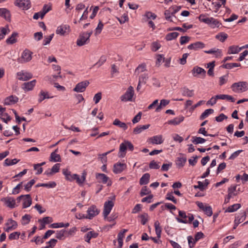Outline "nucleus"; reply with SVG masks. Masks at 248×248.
<instances>
[{"mask_svg":"<svg viewBox=\"0 0 248 248\" xmlns=\"http://www.w3.org/2000/svg\"><path fill=\"white\" fill-rule=\"evenodd\" d=\"M199 19L201 22L208 25L212 28H218L221 25V24L217 19L212 17H209L205 14L200 15L199 16Z\"/></svg>","mask_w":248,"mask_h":248,"instance_id":"f257e3e1","label":"nucleus"},{"mask_svg":"<svg viewBox=\"0 0 248 248\" xmlns=\"http://www.w3.org/2000/svg\"><path fill=\"white\" fill-rule=\"evenodd\" d=\"M32 52L28 49H25L21 53V56L17 59V62L20 63L28 62L32 59Z\"/></svg>","mask_w":248,"mask_h":248,"instance_id":"f03ea898","label":"nucleus"},{"mask_svg":"<svg viewBox=\"0 0 248 248\" xmlns=\"http://www.w3.org/2000/svg\"><path fill=\"white\" fill-rule=\"evenodd\" d=\"M93 31H92L82 32L77 41V45L78 46H82L86 44L89 41L90 37Z\"/></svg>","mask_w":248,"mask_h":248,"instance_id":"7ed1b4c3","label":"nucleus"},{"mask_svg":"<svg viewBox=\"0 0 248 248\" xmlns=\"http://www.w3.org/2000/svg\"><path fill=\"white\" fill-rule=\"evenodd\" d=\"M196 204L207 216L211 217L213 215L212 209L211 206L198 201L196 202Z\"/></svg>","mask_w":248,"mask_h":248,"instance_id":"20e7f679","label":"nucleus"},{"mask_svg":"<svg viewBox=\"0 0 248 248\" xmlns=\"http://www.w3.org/2000/svg\"><path fill=\"white\" fill-rule=\"evenodd\" d=\"M134 95V90L132 86H129L124 94L121 96V100L123 102L131 101Z\"/></svg>","mask_w":248,"mask_h":248,"instance_id":"39448f33","label":"nucleus"},{"mask_svg":"<svg viewBox=\"0 0 248 248\" xmlns=\"http://www.w3.org/2000/svg\"><path fill=\"white\" fill-rule=\"evenodd\" d=\"M248 90V83L246 81H241L233 83V91L238 93L244 92Z\"/></svg>","mask_w":248,"mask_h":248,"instance_id":"423d86ee","label":"nucleus"},{"mask_svg":"<svg viewBox=\"0 0 248 248\" xmlns=\"http://www.w3.org/2000/svg\"><path fill=\"white\" fill-rule=\"evenodd\" d=\"M17 200L19 202L21 200L22 201L23 208H26L29 207L32 202L31 198L29 194L21 195L17 198Z\"/></svg>","mask_w":248,"mask_h":248,"instance_id":"0eeeda50","label":"nucleus"},{"mask_svg":"<svg viewBox=\"0 0 248 248\" xmlns=\"http://www.w3.org/2000/svg\"><path fill=\"white\" fill-rule=\"evenodd\" d=\"M70 31V29L69 25L62 24L57 27L56 33L61 36H65L68 34Z\"/></svg>","mask_w":248,"mask_h":248,"instance_id":"6e6552de","label":"nucleus"},{"mask_svg":"<svg viewBox=\"0 0 248 248\" xmlns=\"http://www.w3.org/2000/svg\"><path fill=\"white\" fill-rule=\"evenodd\" d=\"M17 78L21 81H27L33 77L32 74L28 72L21 71L16 73Z\"/></svg>","mask_w":248,"mask_h":248,"instance_id":"1a4fd4ad","label":"nucleus"},{"mask_svg":"<svg viewBox=\"0 0 248 248\" xmlns=\"http://www.w3.org/2000/svg\"><path fill=\"white\" fill-rule=\"evenodd\" d=\"M90 83L88 80H84L78 83L74 88L73 91L77 93L84 92Z\"/></svg>","mask_w":248,"mask_h":248,"instance_id":"9d476101","label":"nucleus"},{"mask_svg":"<svg viewBox=\"0 0 248 248\" xmlns=\"http://www.w3.org/2000/svg\"><path fill=\"white\" fill-rule=\"evenodd\" d=\"M14 4L23 10H28L31 6L30 0H16Z\"/></svg>","mask_w":248,"mask_h":248,"instance_id":"9b49d317","label":"nucleus"},{"mask_svg":"<svg viewBox=\"0 0 248 248\" xmlns=\"http://www.w3.org/2000/svg\"><path fill=\"white\" fill-rule=\"evenodd\" d=\"M113 206L114 202L111 201H108L104 203L103 214L105 218H106L110 213Z\"/></svg>","mask_w":248,"mask_h":248,"instance_id":"f8f14e48","label":"nucleus"},{"mask_svg":"<svg viewBox=\"0 0 248 248\" xmlns=\"http://www.w3.org/2000/svg\"><path fill=\"white\" fill-rule=\"evenodd\" d=\"M36 80L33 79L31 81L24 82L21 86V88L24 92H27L32 91L35 86Z\"/></svg>","mask_w":248,"mask_h":248,"instance_id":"ddd939ff","label":"nucleus"},{"mask_svg":"<svg viewBox=\"0 0 248 248\" xmlns=\"http://www.w3.org/2000/svg\"><path fill=\"white\" fill-rule=\"evenodd\" d=\"M191 73L194 77H199L200 76L202 78H204L206 75L205 70L202 68L198 66L193 67Z\"/></svg>","mask_w":248,"mask_h":248,"instance_id":"4468645a","label":"nucleus"},{"mask_svg":"<svg viewBox=\"0 0 248 248\" xmlns=\"http://www.w3.org/2000/svg\"><path fill=\"white\" fill-rule=\"evenodd\" d=\"M87 213V218L91 219L99 214V210L95 206L92 205L88 209Z\"/></svg>","mask_w":248,"mask_h":248,"instance_id":"2eb2a0df","label":"nucleus"},{"mask_svg":"<svg viewBox=\"0 0 248 248\" xmlns=\"http://www.w3.org/2000/svg\"><path fill=\"white\" fill-rule=\"evenodd\" d=\"M1 201L7 207L13 208L16 206V200L14 198L11 197H7L1 199Z\"/></svg>","mask_w":248,"mask_h":248,"instance_id":"dca6fc26","label":"nucleus"},{"mask_svg":"<svg viewBox=\"0 0 248 248\" xmlns=\"http://www.w3.org/2000/svg\"><path fill=\"white\" fill-rule=\"evenodd\" d=\"M17 227V222L13 220L12 219H9L5 224V227L4 230L6 232H9L12 230L16 229Z\"/></svg>","mask_w":248,"mask_h":248,"instance_id":"f3484780","label":"nucleus"},{"mask_svg":"<svg viewBox=\"0 0 248 248\" xmlns=\"http://www.w3.org/2000/svg\"><path fill=\"white\" fill-rule=\"evenodd\" d=\"M148 141L152 144H161L163 142L164 140L163 136L159 135L151 137L148 139Z\"/></svg>","mask_w":248,"mask_h":248,"instance_id":"a211bd4d","label":"nucleus"},{"mask_svg":"<svg viewBox=\"0 0 248 248\" xmlns=\"http://www.w3.org/2000/svg\"><path fill=\"white\" fill-rule=\"evenodd\" d=\"M126 168V165L124 163H117L113 166V172L116 174L120 173Z\"/></svg>","mask_w":248,"mask_h":248,"instance_id":"6ab92c4d","label":"nucleus"},{"mask_svg":"<svg viewBox=\"0 0 248 248\" xmlns=\"http://www.w3.org/2000/svg\"><path fill=\"white\" fill-rule=\"evenodd\" d=\"M60 168V164H55L50 170H47L44 172V174L47 176L53 175L54 173L59 171Z\"/></svg>","mask_w":248,"mask_h":248,"instance_id":"aec40b11","label":"nucleus"},{"mask_svg":"<svg viewBox=\"0 0 248 248\" xmlns=\"http://www.w3.org/2000/svg\"><path fill=\"white\" fill-rule=\"evenodd\" d=\"M246 219V213L244 211L241 212L235 217V224L237 226L239 223L242 222Z\"/></svg>","mask_w":248,"mask_h":248,"instance_id":"412c9836","label":"nucleus"},{"mask_svg":"<svg viewBox=\"0 0 248 248\" xmlns=\"http://www.w3.org/2000/svg\"><path fill=\"white\" fill-rule=\"evenodd\" d=\"M204 47L203 43L201 42H197L188 46L187 48L190 50H197L199 49L202 48Z\"/></svg>","mask_w":248,"mask_h":248,"instance_id":"4be33fe9","label":"nucleus"},{"mask_svg":"<svg viewBox=\"0 0 248 248\" xmlns=\"http://www.w3.org/2000/svg\"><path fill=\"white\" fill-rule=\"evenodd\" d=\"M0 16L4 18L6 20H10V12L6 8H0Z\"/></svg>","mask_w":248,"mask_h":248,"instance_id":"5701e85b","label":"nucleus"},{"mask_svg":"<svg viewBox=\"0 0 248 248\" xmlns=\"http://www.w3.org/2000/svg\"><path fill=\"white\" fill-rule=\"evenodd\" d=\"M58 151V149H57L55 150V151L51 153L49 159L50 161H52L54 162L61 161V156L60 155L57 153Z\"/></svg>","mask_w":248,"mask_h":248,"instance_id":"b1692460","label":"nucleus"},{"mask_svg":"<svg viewBox=\"0 0 248 248\" xmlns=\"http://www.w3.org/2000/svg\"><path fill=\"white\" fill-rule=\"evenodd\" d=\"M179 217H181V218H180L179 217L176 218V220L178 222L185 223V224L188 223V221L186 219L187 217L185 212L180 210L179 211Z\"/></svg>","mask_w":248,"mask_h":248,"instance_id":"393cba45","label":"nucleus"},{"mask_svg":"<svg viewBox=\"0 0 248 248\" xmlns=\"http://www.w3.org/2000/svg\"><path fill=\"white\" fill-rule=\"evenodd\" d=\"M18 100V99L16 96L11 95L5 99L4 103L6 105H11L15 104Z\"/></svg>","mask_w":248,"mask_h":248,"instance_id":"a878e982","label":"nucleus"},{"mask_svg":"<svg viewBox=\"0 0 248 248\" xmlns=\"http://www.w3.org/2000/svg\"><path fill=\"white\" fill-rule=\"evenodd\" d=\"M127 149L126 146V140H124L123 142H122L120 145V149H119V156L121 157H123L125 155V151Z\"/></svg>","mask_w":248,"mask_h":248,"instance_id":"bb28decb","label":"nucleus"},{"mask_svg":"<svg viewBox=\"0 0 248 248\" xmlns=\"http://www.w3.org/2000/svg\"><path fill=\"white\" fill-rule=\"evenodd\" d=\"M52 96H49L47 92L41 90L39 94L38 101L39 103H41L45 99L52 98Z\"/></svg>","mask_w":248,"mask_h":248,"instance_id":"cd10ccee","label":"nucleus"},{"mask_svg":"<svg viewBox=\"0 0 248 248\" xmlns=\"http://www.w3.org/2000/svg\"><path fill=\"white\" fill-rule=\"evenodd\" d=\"M17 36L18 33L17 32H13L11 35L6 39V43L9 45H12L16 43L17 42Z\"/></svg>","mask_w":248,"mask_h":248,"instance_id":"c85d7f7f","label":"nucleus"},{"mask_svg":"<svg viewBox=\"0 0 248 248\" xmlns=\"http://www.w3.org/2000/svg\"><path fill=\"white\" fill-rule=\"evenodd\" d=\"M96 178L99 183L106 184L108 180V177L103 173H97L96 174Z\"/></svg>","mask_w":248,"mask_h":248,"instance_id":"c756f323","label":"nucleus"},{"mask_svg":"<svg viewBox=\"0 0 248 248\" xmlns=\"http://www.w3.org/2000/svg\"><path fill=\"white\" fill-rule=\"evenodd\" d=\"M184 120V117L183 116H180L176 117L172 120H170L168 122V124L173 125H176L180 124Z\"/></svg>","mask_w":248,"mask_h":248,"instance_id":"7c9ffc66","label":"nucleus"},{"mask_svg":"<svg viewBox=\"0 0 248 248\" xmlns=\"http://www.w3.org/2000/svg\"><path fill=\"white\" fill-rule=\"evenodd\" d=\"M150 126V124H146L143 125H138L133 130V133L135 134H139L141 133L143 130L148 129Z\"/></svg>","mask_w":248,"mask_h":248,"instance_id":"2f4dec72","label":"nucleus"},{"mask_svg":"<svg viewBox=\"0 0 248 248\" xmlns=\"http://www.w3.org/2000/svg\"><path fill=\"white\" fill-rule=\"evenodd\" d=\"M74 180H76L77 183L79 185H82L86 179L85 173H83L81 177L77 174H74Z\"/></svg>","mask_w":248,"mask_h":248,"instance_id":"473e14b6","label":"nucleus"},{"mask_svg":"<svg viewBox=\"0 0 248 248\" xmlns=\"http://www.w3.org/2000/svg\"><path fill=\"white\" fill-rule=\"evenodd\" d=\"M98 236V233L94 231H90L88 232L85 235L84 238L85 241L90 243L91 239L92 238H96Z\"/></svg>","mask_w":248,"mask_h":248,"instance_id":"72a5a7b5","label":"nucleus"},{"mask_svg":"<svg viewBox=\"0 0 248 248\" xmlns=\"http://www.w3.org/2000/svg\"><path fill=\"white\" fill-rule=\"evenodd\" d=\"M170 103V100L167 99H162L160 100L159 105L155 109L156 112H159L163 108Z\"/></svg>","mask_w":248,"mask_h":248,"instance_id":"f704fd0d","label":"nucleus"},{"mask_svg":"<svg viewBox=\"0 0 248 248\" xmlns=\"http://www.w3.org/2000/svg\"><path fill=\"white\" fill-rule=\"evenodd\" d=\"M186 161V158L185 156H180L177 158L176 164L178 168L183 167Z\"/></svg>","mask_w":248,"mask_h":248,"instance_id":"c9c22d12","label":"nucleus"},{"mask_svg":"<svg viewBox=\"0 0 248 248\" xmlns=\"http://www.w3.org/2000/svg\"><path fill=\"white\" fill-rule=\"evenodd\" d=\"M113 124L116 126H118L119 127L122 128L124 130H125L127 129L128 127L127 124L121 121H120L119 119H116L113 122Z\"/></svg>","mask_w":248,"mask_h":248,"instance_id":"e433bc0d","label":"nucleus"},{"mask_svg":"<svg viewBox=\"0 0 248 248\" xmlns=\"http://www.w3.org/2000/svg\"><path fill=\"white\" fill-rule=\"evenodd\" d=\"M155 66L159 67L161 65L162 63L164 61L165 57L163 54H156L155 55Z\"/></svg>","mask_w":248,"mask_h":248,"instance_id":"4c0bfd02","label":"nucleus"},{"mask_svg":"<svg viewBox=\"0 0 248 248\" xmlns=\"http://www.w3.org/2000/svg\"><path fill=\"white\" fill-rule=\"evenodd\" d=\"M62 173L67 181H73L74 180V174H72L71 172L67 169H63Z\"/></svg>","mask_w":248,"mask_h":248,"instance_id":"58836bf2","label":"nucleus"},{"mask_svg":"<svg viewBox=\"0 0 248 248\" xmlns=\"http://www.w3.org/2000/svg\"><path fill=\"white\" fill-rule=\"evenodd\" d=\"M205 53L207 54H214L216 57H220L221 56V51L219 49H211L209 50L205 51Z\"/></svg>","mask_w":248,"mask_h":248,"instance_id":"ea45409f","label":"nucleus"},{"mask_svg":"<svg viewBox=\"0 0 248 248\" xmlns=\"http://www.w3.org/2000/svg\"><path fill=\"white\" fill-rule=\"evenodd\" d=\"M150 175L149 173H146L142 175L140 179V185H145L149 183Z\"/></svg>","mask_w":248,"mask_h":248,"instance_id":"a19ab883","label":"nucleus"},{"mask_svg":"<svg viewBox=\"0 0 248 248\" xmlns=\"http://www.w3.org/2000/svg\"><path fill=\"white\" fill-rule=\"evenodd\" d=\"M155 233L157 235V237L158 239L160 238L161 237V228L160 226V223L158 221H156L155 222Z\"/></svg>","mask_w":248,"mask_h":248,"instance_id":"79ce46f5","label":"nucleus"},{"mask_svg":"<svg viewBox=\"0 0 248 248\" xmlns=\"http://www.w3.org/2000/svg\"><path fill=\"white\" fill-rule=\"evenodd\" d=\"M19 161V159H17L16 158H14L13 159H11L9 158H7L4 160V165L5 166H9L16 164Z\"/></svg>","mask_w":248,"mask_h":248,"instance_id":"37998d69","label":"nucleus"},{"mask_svg":"<svg viewBox=\"0 0 248 248\" xmlns=\"http://www.w3.org/2000/svg\"><path fill=\"white\" fill-rule=\"evenodd\" d=\"M182 94L184 96L189 97H192L194 94V91L186 88H184L182 90Z\"/></svg>","mask_w":248,"mask_h":248,"instance_id":"c03bdc74","label":"nucleus"},{"mask_svg":"<svg viewBox=\"0 0 248 248\" xmlns=\"http://www.w3.org/2000/svg\"><path fill=\"white\" fill-rule=\"evenodd\" d=\"M10 32L8 26L0 28V40L4 38V36Z\"/></svg>","mask_w":248,"mask_h":248,"instance_id":"a18cd8bd","label":"nucleus"},{"mask_svg":"<svg viewBox=\"0 0 248 248\" xmlns=\"http://www.w3.org/2000/svg\"><path fill=\"white\" fill-rule=\"evenodd\" d=\"M191 141L194 144H198L204 143L206 140L201 137H192Z\"/></svg>","mask_w":248,"mask_h":248,"instance_id":"49530a36","label":"nucleus"},{"mask_svg":"<svg viewBox=\"0 0 248 248\" xmlns=\"http://www.w3.org/2000/svg\"><path fill=\"white\" fill-rule=\"evenodd\" d=\"M56 186V183L55 182H50L48 183H41L36 185V186H43L47 188H54Z\"/></svg>","mask_w":248,"mask_h":248,"instance_id":"de8ad7c7","label":"nucleus"},{"mask_svg":"<svg viewBox=\"0 0 248 248\" xmlns=\"http://www.w3.org/2000/svg\"><path fill=\"white\" fill-rule=\"evenodd\" d=\"M179 35V33L177 32H170L167 34L165 36V39L167 41H171L176 39Z\"/></svg>","mask_w":248,"mask_h":248,"instance_id":"09e8293b","label":"nucleus"},{"mask_svg":"<svg viewBox=\"0 0 248 248\" xmlns=\"http://www.w3.org/2000/svg\"><path fill=\"white\" fill-rule=\"evenodd\" d=\"M146 70V65L145 63L140 64L136 69L135 73V74H139L140 73L143 72Z\"/></svg>","mask_w":248,"mask_h":248,"instance_id":"8fccbe9b","label":"nucleus"},{"mask_svg":"<svg viewBox=\"0 0 248 248\" xmlns=\"http://www.w3.org/2000/svg\"><path fill=\"white\" fill-rule=\"evenodd\" d=\"M31 217L29 214H26L22 217L21 222L22 225H25L29 223Z\"/></svg>","mask_w":248,"mask_h":248,"instance_id":"3c124183","label":"nucleus"},{"mask_svg":"<svg viewBox=\"0 0 248 248\" xmlns=\"http://www.w3.org/2000/svg\"><path fill=\"white\" fill-rule=\"evenodd\" d=\"M52 7L51 4H45L41 12L42 16H44L49 11L51 10Z\"/></svg>","mask_w":248,"mask_h":248,"instance_id":"603ef678","label":"nucleus"},{"mask_svg":"<svg viewBox=\"0 0 248 248\" xmlns=\"http://www.w3.org/2000/svg\"><path fill=\"white\" fill-rule=\"evenodd\" d=\"M228 37V35L223 32H220L216 35V38L221 42H224Z\"/></svg>","mask_w":248,"mask_h":248,"instance_id":"864d4df0","label":"nucleus"},{"mask_svg":"<svg viewBox=\"0 0 248 248\" xmlns=\"http://www.w3.org/2000/svg\"><path fill=\"white\" fill-rule=\"evenodd\" d=\"M214 112L213 109H207L201 114L200 116V119L203 120L207 117L210 114H212Z\"/></svg>","mask_w":248,"mask_h":248,"instance_id":"5fc2aeb1","label":"nucleus"},{"mask_svg":"<svg viewBox=\"0 0 248 248\" xmlns=\"http://www.w3.org/2000/svg\"><path fill=\"white\" fill-rule=\"evenodd\" d=\"M117 20L119 21L121 24H124L128 21V17L127 14H124L121 17H116Z\"/></svg>","mask_w":248,"mask_h":248,"instance_id":"6e6d98bb","label":"nucleus"},{"mask_svg":"<svg viewBox=\"0 0 248 248\" xmlns=\"http://www.w3.org/2000/svg\"><path fill=\"white\" fill-rule=\"evenodd\" d=\"M164 15L166 20L170 21V22L173 21L172 19V17L174 16L173 14H172V12H171V11H170V8L168 10H166L165 12Z\"/></svg>","mask_w":248,"mask_h":248,"instance_id":"4d7b16f0","label":"nucleus"},{"mask_svg":"<svg viewBox=\"0 0 248 248\" xmlns=\"http://www.w3.org/2000/svg\"><path fill=\"white\" fill-rule=\"evenodd\" d=\"M216 98H217V99L227 100L232 102V97L230 95L226 94L217 95Z\"/></svg>","mask_w":248,"mask_h":248,"instance_id":"13d9d810","label":"nucleus"},{"mask_svg":"<svg viewBox=\"0 0 248 248\" xmlns=\"http://www.w3.org/2000/svg\"><path fill=\"white\" fill-rule=\"evenodd\" d=\"M161 46L160 44L158 42H154L151 44V50L154 52H155L161 47Z\"/></svg>","mask_w":248,"mask_h":248,"instance_id":"bf43d9fd","label":"nucleus"},{"mask_svg":"<svg viewBox=\"0 0 248 248\" xmlns=\"http://www.w3.org/2000/svg\"><path fill=\"white\" fill-rule=\"evenodd\" d=\"M53 36H54L53 33L50 34L49 36H45L43 42V45L44 46H46V45H48L50 43V42H51V40L52 39Z\"/></svg>","mask_w":248,"mask_h":248,"instance_id":"052dcab7","label":"nucleus"},{"mask_svg":"<svg viewBox=\"0 0 248 248\" xmlns=\"http://www.w3.org/2000/svg\"><path fill=\"white\" fill-rule=\"evenodd\" d=\"M232 191L231 188H229L228 189V194L227 196L225 197L223 206H224L225 204H227L228 202H229L230 199L232 197Z\"/></svg>","mask_w":248,"mask_h":248,"instance_id":"680f3d73","label":"nucleus"},{"mask_svg":"<svg viewBox=\"0 0 248 248\" xmlns=\"http://www.w3.org/2000/svg\"><path fill=\"white\" fill-rule=\"evenodd\" d=\"M104 27V24L101 21H99V23L95 28L94 34L95 35L100 33Z\"/></svg>","mask_w":248,"mask_h":248,"instance_id":"e2e57ef3","label":"nucleus"},{"mask_svg":"<svg viewBox=\"0 0 248 248\" xmlns=\"http://www.w3.org/2000/svg\"><path fill=\"white\" fill-rule=\"evenodd\" d=\"M66 231L64 230H61L60 231H57L56 233V237L60 240L64 239V234Z\"/></svg>","mask_w":248,"mask_h":248,"instance_id":"0e129e2a","label":"nucleus"},{"mask_svg":"<svg viewBox=\"0 0 248 248\" xmlns=\"http://www.w3.org/2000/svg\"><path fill=\"white\" fill-rule=\"evenodd\" d=\"M140 217L141 219V223L143 225H145L148 222L149 219V216L146 213L141 215L140 216Z\"/></svg>","mask_w":248,"mask_h":248,"instance_id":"69168bd1","label":"nucleus"},{"mask_svg":"<svg viewBox=\"0 0 248 248\" xmlns=\"http://www.w3.org/2000/svg\"><path fill=\"white\" fill-rule=\"evenodd\" d=\"M148 78V75L147 74H143L140 75L139 78L140 83L145 84Z\"/></svg>","mask_w":248,"mask_h":248,"instance_id":"338daca9","label":"nucleus"},{"mask_svg":"<svg viewBox=\"0 0 248 248\" xmlns=\"http://www.w3.org/2000/svg\"><path fill=\"white\" fill-rule=\"evenodd\" d=\"M101 99L102 93L101 92H98L94 95L93 97V101L94 103L96 104L99 102Z\"/></svg>","mask_w":248,"mask_h":248,"instance_id":"774afa93","label":"nucleus"}]
</instances>
